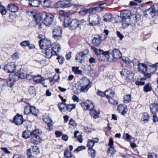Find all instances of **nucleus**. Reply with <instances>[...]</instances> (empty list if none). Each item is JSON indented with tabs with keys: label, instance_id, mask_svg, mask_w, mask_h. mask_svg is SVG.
<instances>
[{
	"label": "nucleus",
	"instance_id": "41",
	"mask_svg": "<svg viewBox=\"0 0 158 158\" xmlns=\"http://www.w3.org/2000/svg\"><path fill=\"white\" fill-rule=\"evenodd\" d=\"M64 157L63 158H71L72 156V153L69 152L68 148L65 149L64 152Z\"/></svg>",
	"mask_w": 158,
	"mask_h": 158
},
{
	"label": "nucleus",
	"instance_id": "9",
	"mask_svg": "<svg viewBox=\"0 0 158 158\" xmlns=\"http://www.w3.org/2000/svg\"><path fill=\"white\" fill-rule=\"evenodd\" d=\"M33 80L34 81L36 84H41L43 85L44 87H47V86L44 84L45 79L42 77L41 76L38 74L37 76H34Z\"/></svg>",
	"mask_w": 158,
	"mask_h": 158
},
{
	"label": "nucleus",
	"instance_id": "19",
	"mask_svg": "<svg viewBox=\"0 0 158 158\" xmlns=\"http://www.w3.org/2000/svg\"><path fill=\"white\" fill-rule=\"evenodd\" d=\"M121 21L120 20L119 22L122 23L123 27L124 28L131 24V21L130 18L121 19Z\"/></svg>",
	"mask_w": 158,
	"mask_h": 158
},
{
	"label": "nucleus",
	"instance_id": "54",
	"mask_svg": "<svg viewBox=\"0 0 158 158\" xmlns=\"http://www.w3.org/2000/svg\"><path fill=\"white\" fill-rule=\"evenodd\" d=\"M143 73V74L144 77L140 78V80H145L147 79L150 78L152 76L151 74L150 73H148L145 72Z\"/></svg>",
	"mask_w": 158,
	"mask_h": 158
},
{
	"label": "nucleus",
	"instance_id": "46",
	"mask_svg": "<svg viewBox=\"0 0 158 158\" xmlns=\"http://www.w3.org/2000/svg\"><path fill=\"white\" fill-rule=\"evenodd\" d=\"M91 48L92 50L94 52L95 54H96L97 56V57L98 56L102 54V52H104L102 50H101V49H99V50H98L94 46H92Z\"/></svg>",
	"mask_w": 158,
	"mask_h": 158
},
{
	"label": "nucleus",
	"instance_id": "36",
	"mask_svg": "<svg viewBox=\"0 0 158 158\" xmlns=\"http://www.w3.org/2000/svg\"><path fill=\"white\" fill-rule=\"evenodd\" d=\"M32 134V132L30 131L27 130L24 131L22 134V137L25 139H27L31 137V134Z\"/></svg>",
	"mask_w": 158,
	"mask_h": 158
},
{
	"label": "nucleus",
	"instance_id": "64",
	"mask_svg": "<svg viewBox=\"0 0 158 158\" xmlns=\"http://www.w3.org/2000/svg\"><path fill=\"white\" fill-rule=\"evenodd\" d=\"M148 158H157V156L154 153H150L148 155Z\"/></svg>",
	"mask_w": 158,
	"mask_h": 158
},
{
	"label": "nucleus",
	"instance_id": "32",
	"mask_svg": "<svg viewBox=\"0 0 158 158\" xmlns=\"http://www.w3.org/2000/svg\"><path fill=\"white\" fill-rule=\"evenodd\" d=\"M144 15L146 16L148 15L149 14L152 16H154V11L153 9L152 8V6L149 9L144 10L143 12Z\"/></svg>",
	"mask_w": 158,
	"mask_h": 158
},
{
	"label": "nucleus",
	"instance_id": "44",
	"mask_svg": "<svg viewBox=\"0 0 158 158\" xmlns=\"http://www.w3.org/2000/svg\"><path fill=\"white\" fill-rule=\"evenodd\" d=\"M78 67H73L72 68V70L76 74L81 75L82 74V71L79 69Z\"/></svg>",
	"mask_w": 158,
	"mask_h": 158
},
{
	"label": "nucleus",
	"instance_id": "37",
	"mask_svg": "<svg viewBox=\"0 0 158 158\" xmlns=\"http://www.w3.org/2000/svg\"><path fill=\"white\" fill-rule=\"evenodd\" d=\"M83 57V54H82L80 52L76 55V57L75 59L77 61V62L81 63L83 62L82 58Z\"/></svg>",
	"mask_w": 158,
	"mask_h": 158
},
{
	"label": "nucleus",
	"instance_id": "12",
	"mask_svg": "<svg viewBox=\"0 0 158 158\" xmlns=\"http://www.w3.org/2000/svg\"><path fill=\"white\" fill-rule=\"evenodd\" d=\"M109 55H110V57L111 56L113 58L118 59L121 57L122 54L119 50L115 49L112 50Z\"/></svg>",
	"mask_w": 158,
	"mask_h": 158
},
{
	"label": "nucleus",
	"instance_id": "59",
	"mask_svg": "<svg viewBox=\"0 0 158 158\" xmlns=\"http://www.w3.org/2000/svg\"><path fill=\"white\" fill-rule=\"evenodd\" d=\"M60 77L59 75H55L53 78L51 80L50 82H53V84L55 83V82L57 81Z\"/></svg>",
	"mask_w": 158,
	"mask_h": 158
},
{
	"label": "nucleus",
	"instance_id": "61",
	"mask_svg": "<svg viewBox=\"0 0 158 158\" xmlns=\"http://www.w3.org/2000/svg\"><path fill=\"white\" fill-rule=\"evenodd\" d=\"M29 42V40H25L23 41L20 43V45L23 47H26L28 46Z\"/></svg>",
	"mask_w": 158,
	"mask_h": 158
},
{
	"label": "nucleus",
	"instance_id": "2",
	"mask_svg": "<svg viewBox=\"0 0 158 158\" xmlns=\"http://www.w3.org/2000/svg\"><path fill=\"white\" fill-rule=\"evenodd\" d=\"M42 16L44 18L42 21L43 23L46 26H50L54 20V15L46 12H44L42 14Z\"/></svg>",
	"mask_w": 158,
	"mask_h": 158
},
{
	"label": "nucleus",
	"instance_id": "45",
	"mask_svg": "<svg viewBox=\"0 0 158 158\" xmlns=\"http://www.w3.org/2000/svg\"><path fill=\"white\" fill-rule=\"evenodd\" d=\"M92 85H83L81 86L80 90L83 92H86L91 86Z\"/></svg>",
	"mask_w": 158,
	"mask_h": 158
},
{
	"label": "nucleus",
	"instance_id": "22",
	"mask_svg": "<svg viewBox=\"0 0 158 158\" xmlns=\"http://www.w3.org/2000/svg\"><path fill=\"white\" fill-rule=\"evenodd\" d=\"M150 111L152 114H155L158 112V103H153L150 106Z\"/></svg>",
	"mask_w": 158,
	"mask_h": 158
},
{
	"label": "nucleus",
	"instance_id": "18",
	"mask_svg": "<svg viewBox=\"0 0 158 158\" xmlns=\"http://www.w3.org/2000/svg\"><path fill=\"white\" fill-rule=\"evenodd\" d=\"M117 109L121 114L124 115L127 112V106L123 105H119L117 107Z\"/></svg>",
	"mask_w": 158,
	"mask_h": 158
},
{
	"label": "nucleus",
	"instance_id": "16",
	"mask_svg": "<svg viewBox=\"0 0 158 158\" xmlns=\"http://www.w3.org/2000/svg\"><path fill=\"white\" fill-rule=\"evenodd\" d=\"M43 18L42 14H37L34 16V19L35 21V24L37 25L40 28H41L42 25L40 22Z\"/></svg>",
	"mask_w": 158,
	"mask_h": 158
},
{
	"label": "nucleus",
	"instance_id": "14",
	"mask_svg": "<svg viewBox=\"0 0 158 158\" xmlns=\"http://www.w3.org/2000/svg\"><path fill=\"white\" fill-rule=\"evenodd\" d=\"M51 48L53 51L54 55H58L57 52H59L60 51V45L58 43H55L54 44H52Z\"/></svg>",
	"mask_w": 158,
	"mask_h": 158
},
{
	"label": "nucleus",
	"instance_id": "24",
	"mask_svg": "<svg viewBox=\"0 0 158 158\" xmlns=\"http://www.w3.org/2000/svg\"><path fill=\"white\" fill-rule=\"evenodd\" d=\"M130 14L131 13L129 10L123 11L121 12V17H118V18L121 19L129 18H130Z\"/></svg>",
	"mask_w": 158,
	"mask_h": 158
},
{
	"label": "nucleus",
	"instance_id": "28",
	"mask_svg": "<svg viewBox=\"0 0 158 158\" xmlns=\"http://www.w3.org/2000/svg\"><path fill=\"white\" fill-rule=\"evenodd\" d=\"M98 6L94 7H92L89 9V13H92L94 11L100 12L102 11L104 9V7L101 6L102 4L99 3Z\"/></svg>",
	"mask_w": 158,
	"mask_h": 158
},
{
	"label": "nucleus",
	"instance_id": "38",
	"mask_svg": "<svg viewBox=\"0 0 158 158\" xmlns=\"http://www.w3.org/2000/svg\"><path fill=\"white\" fill-rule=\"evenodd\" d=\"M131 94L125 95L123 98V102L124 103H128L130 102L131 101Z\"/></svg>",
	"mask_w": 158,
	"mask_h": 158
},
{
	"label": "nucleus",
	"instance_id": "25",
	"mask_svg": "<svg viewBox=\"0 0 158 158\" xmlns=\"http://www.w3.org/2000/svg\"><path fill=\"white\" fill-rule=\"evenodd\" d=\"M110 57V55H109L108 52H102V54H100V55L98 56L97 57L100 60L102 61L105 59V58H106L109 59V58Z\"/></svg>",
	"mask_w": 158,
	"mask_h": 158
},
{
	"label": "nucleus",
	"instance_id": "51",
	"mask_svg": "<svg viewBox=\"0 0 158 158\" xmlns=\"http://www.w3.org/2000/svg\"><path fill=\"white\" fill-rule=\"evenodd\" d=\"M30 113L35 116L37 115L38 112V110L36 109V108L33 106L30 107Z\"/></svg>",
	"mask_w": 158,
	"mask_h": 158
},
{
	"label": "nucleus",
	"instance_id": "56",
	"mask_svg": "<svg viewBox=\"0 0 158 158\" xmlns=\"http://www.w3.org/2000/svg\"><path fill=\"white\" fill-rule=\"evenodd\" d=\"M149 116L148 114L144 113L142 115V120L145 123H147L148 120Z\"/></svg>",
	"mask_w": 158,
	"mask_h": 158
},
{
	"label": "nucleus",
	"instance_id": "27",
	"mask_svg": "<svg viewBox=\"0 0 158 158\" xmlns=\"http://www.w3.org/2000/svg\"><path fill=\"white\" fill-rule=\"evenodd\" d=\"M94 108H92V109H90L89 110L90 114L94 118L96 119L99 118V112Z\"/></svg>",
	"mask_w": 158,
	"mask_h": 158
},
{
	"label": "nucleus",
	"instance_id": "40",
	"mask_svg": "<svg viewBox=\"0 0 158 158\" xmlns=\"http://www.w3.org/2000/svg\"><path fill=\"white\" fill-rule=\"evenodd\" d=\"M116 152V150L114 149V147H110L108 149L107 155L110 156H113Z\"/></svg>",
	"mask_w": 158,
	"mask_h": 158
},
{
	"label": "nucleus",
	"instance_id": "11",
	"mask_svg": "<svg viewBox=\"0 0 158 158\" xmlns=\"http://www.w3.org/2000/svg\"><path fill=\"white\" fill-rule=\"evenodd\" d=\"M16 78L13 74H10L9 79H7L6 81L7 85L10 87H12L14 84L15 82L17 81Z\"/></svg>",
	"mask_w": 158,
	"mask_h": 158
},
{
	"label": "nucleus",
	"instance_id": "42",
	"mask_svg": "<svg viewBox=\"0 0 158 158\" xmlns=\"http://www.w3.org/2000/svg\"><path fill=\"white\" fill-rule=\"evenodd\" d=\"M28 91L29 94L32 96H34L36 94V90L35 87L31 86L29 87Z\"/></svg>",
	"mask_w": 158,
	"mask_h": 158
},
{
	"label": "nucleus",
	"instance_id": "63",
	"mask_svg": "<svg viewBox=\"0 0 158 158\" xmlns=\"http://www.w3.org/2000/svg\"><path fill=\"white\" fill-rule=\"evenodd\" d=\"M152 8L153 9L154 14H155V12L158 13V3L154 4Z\"/></svg>",
	"mask_w": 158,
	"mask_h": 158
},
{
	"label": "nucleus",
	"instance_id": "33",
	"mask_svg": "<svg viewBox=\"0 0 158 158\" xmlns=\"http://www.w3.org/2000/svg\"><path fill=\"white\" fill-rule=\"evenodd\" d=\"M29 5L32 7H39L40 6L39 0H29Z\"/></svg>",
	"mask_w": 158,
	"mask_h": 158
},
{
	"label": "nucleus",
	"instance_id": "39",
	"mask_svg": "<svg viewBox=\"0 0 158 158\" xmlns=\"http://www.w3.org/2000/svg\"><path fill=\"white\" fill-rule=\"evenodd\" d=\"M113 17L110 13L106 14L104 17L103 20L105 22H110L112 20Z\"/></svg>",
	"mask_w": 158,
	"mask_h": 158
},
{
	"label": "nucleus",
	"instance_id": "4",
	"mask_svg": "<svg viewBox=\"0 0 158 158\" xmlns=\"http://www.w3.org/2000/svg\"><path fill=\"white\" fill-rule=\"evenodd\" d=\"M58 106L61 112L65 111V107H66L67 110L69 111H71L73 109L75 108L76 107V105L74 104L67 105L66 103L63 102L58 103Z\"/></svg>",
	"mask_w": 158,
	"mask_h": 158
},
{
	"label": "nucleus",
	"instance_id": "17",
	"mask_svg": "<svg viewBox=\"0 0 158 158\" xmlns=\"http://www.w3.org/2000/svg\"><path fill=\"white\" fill-rule=\"evenodd\" d=\"M81 105L84 110H90L92 108H94V106L93 103H90L89 104L87 102H82L81 103Z\"/></svg>",
	"mask_w": 158,
	"mask_h": 158
},
{
	"label": "nucleus",
	"instance_id": "49",
	"mask_svg": "<svg viewBox=\"0 0 158 158\" xmlns=\"http://www.w3.org/2000/svg\"><path fill=\"white\" fill-rule=\"evenodd\" d=\"M148 68L149 70V72L152 73L155 72L157 69L154 64L149 65Z\"/></svg>",
	"mask_w": 158,
	"mask_h": 158
},
{
	"label": "nucleus",
	"instance_id": "13",
	"mask_svg": "<svg viewBox=\"0 0 158 158\" xmlns=\"http://www.w3.org/2000/svg\"><path fill=\"white\" fill-rule=\"evenodd\" d=\"M14 122L17 125L21 124L23 122V117L22 115L17 114L13 118Z\"/></svg>",
	"mask_w": 158,
	"mask_h": 158
},
{
	"label": "nucleus",
	"instance_id": "57",
	"mask_svg": "<svg viewBox=\"0 0 158 158\" xmlns=\"http://www.w3.org/2000/svg\"><path fill=\"white\" fill-rule=\"evenodd\" d=\"M108 99H109V102L113 105H117L118 104V102L117 101L113 99L112 97H110V98H108Z\"/></svg>",
	"mask_w": 158,
	"mask_h": 158
},
{
	"label": "nucleus",
	"instance_id": "62",
	"mask_svg": "<svg viewBox=\"0 0 158 158\" xmlns=\"http://www.w3.org/2000/svg\"><path fill=\"white\" fill-rule=\"evenodd\" d=\"M0 12L2 15H5L6 12L5 7L2 5L0 6Z\"/></svg>",
	"mask_w": 158,
	"mask_h": 158
},
{
	"label": "nucleus",
	"instance_id": "30",
	"mask_svg": "<svg viewBox=\"0 0 158 158\" xmlns=\"http://www.w3.org/2000/svg\"><path fill=\"white\" fill-rule=\"evenodd\" d=\"M7 8L8 10L11 12H17L18 10V7L15 4L12 3L9 4Z\"/></svg>",
	"mask_w": 158,
	"mask_h": 158
},
{
	"label": "nucleus",
	"instance_id": "8",
	"mask_svg": "<svg viewBox=\"0 0 158 158\" xmlns=\"http://www.w3.org/2000/svg\"><path fill=\"white\" fill-rule=\"evenodd\" d=\"M39 42L40 47L42 49L51 48L52 45L50 41L47 40H41Z\"/></svg>",
	"mask_w": 158,
	"mask_h": 158
},
{
	"label": "nucleus",
	"instance_id": "15",
	"mask_svg": "<svg viewBox=\"0 0 158 158\" xmlns=\"http://www.w3.org/2000/svg\"><path fill=\"white\" fill-rule=\"evenodd\" d=\"M27 75L26 72L23 70V69H20V70L19 74H16L14 73V75L15 77L17 80H18L19 78L24 79L26 78V76Z\"/></svg>",
	"mask_w": 158,
	"mask_h": 158
},
{
	"label": "nucleus",
	"instance_id": "43",
	"mask_svg": "<svg viewBox=\"0 0 158 158\" xmlns=\"http://www.w3.org/2000/svg\"><path fill=\"white\" fill-rule=\"evenodd\" d=\"M31 105L28 103H27L26 106L24 107V113L25 114H28L30 113Z\"/></svg>",
	"mask_w": 158,
	"mask_h": 158
},
{
	"label": "nucleus",
	"instance_id": "29",
	"mask_svg": "<svg viewBox=\"0 0 158 158\" xmlns=\"http://www.w3.org/2000/svg\"><path fill=\"white\" fill-rule=\"evenodd\" d=\"M80 82V86L91 85L90 80L86 77L81 79Z\"/></svg>",
	"mask_w": 158,
	"mask_h": 158
},
{
	"label": "nucleus",
	"instance_id": "58",
	"mask_svg": "<svg viewBox=\"0 0 158 158\" xmlns=\"http://www.w3.org/2000/svg\"><path fill=\"white\" fill-rule=\"evenodd\" d=\"M94 143L93 142L92 140H88L87 146L89 148H92L94 146Z\"/></svg>",
	"mask_w": 158,
	"mask_h": 158
},
{
	"label": "nucleus",
	"instance_id": "47",
	"mask_svg": "<svg viewBox=\"0 0 158 158\" xmlns=\"http://www.w3.org/2000/svg\"><path fill=\"white\" fill-rule=\"evenodd\" d=\"M152 90V88L151 86L149 83L146 84L143 88V90L145 92H146L150 91Z\"/></svg>",
	"mask_w": 158,
	"mask_h": 158
},
{
	"label": "nucleus",
	"instance_id": "20",
	"mask_svg": "<svg viewBox=\"0 0 158 158\" xmlns=\"http://www.w3.org/2000/svg\"><path fill=\"white\" fill-rule=\"evenodd\" d=\"M44 54L45 55V56L48 58H49L51 57L54 55V52L52 48H45L44 49Z\"/></svg>",
	"mask_w": 158,
	"mask_h": 158
},
{
	"label": "nucleus",
	"instance_id": "35",
	"mask_svg": "<svg viewBox=\"0 0 158 158\" xmlns=\"http://www.w3.org/2000/svg\"><path fill=\"white\" fill-rule=\"evenodd\" d=\"M40 5H41L44 7H48L50 5L49 0H39Z\"/></svg>",
	"mask_w": 158,
	"mask_h": 158
},
{
	"label": "nucleus",
	"instance_id": "26",
	"mask_svg": "<svg viewBox=\"0 0 158 158\" xmlns=\"http://www.w3.org/2000/svg\"><path fill=\"white\" fill-rule=\"evenodd\" d=\"M138 66V69L142 73L146 72L147 71L148 67L145 64L141 63H138L137 64Z\"/></svg>",
	"mask_w": 158,
	"mask_h": 158
},
{
	"label": "nucleus",
	"instance_id": "34",
	"mask_svg": "<svg viewBox=\"0 0 158 158\" xmlns=\"http://www.w3.org/2000/svg\"><path fill=\"white\" fill-rule=\"evenodd\" d=\"M105 94L106 98L108 99L110 97H113L114 95V92L111 89H108L105 91Z\"/></svg>",
	"mask_w": 158,
	"mask_h": 158
},
{
	"label": "nucleus",
	"instance_id": "1",
	"mask_svg": "<svg viewBox=\"0 0 158 158\" xmlns=\"http://www.w3.org/2000/svg\"><path fill=\"white\" fill-rule=\"evenodd\" d=\"M41 133L38 130L36 129L32 131L30 138L31 142L33 144H38L41 143L42 139L40 137Z\"/></svg>",
	"mask_w": 158,
	"mask_h": 158
},
{
	"label": "nucleus",
	"instance_id": "5",
	"mask_svg": "<svg viewBox=\"0 0 158 158\" xmlns=\"http://www.w3.org/2000/svg\"><path fill=\"white\" fill-rule=\"evenodd\" d=\"M61 34L62 29L60 26H56L52 31V37L56 40H58L61 38Z\"/></svg>",
	"mask_w": 158,
	"mask_h": 158
},
{
	"label": "nucleus",
	"instance_id": "31",
	"mask_svg": "<svg viewBox=\"0 0 158 158\" xmlns=\"http://www.w3.org/2000/svg\"><path fill=\"white\" fill-rule=\"evenodd\" d=\"M71 19L68 17H66L64 18L63 24L64 27L69 28L71 23Z\"/></svg>",
	"mask_w": 158,
	"mask_h": 158
},
{
	"label": "nucleus",
	"instance_id": "53",
	"mask_svg": "<svg viewBox=\"0 0 158 158\" xmlns=\"http://www.w3.org/2000/svg\"><path fill=\"white\" fill-rule=\"evenodd\" d=\"M134 74L129 72L128 75L126 77V79L127 80H132L134 78Z\"/></svg>",
	"mask_w": 158,
	"mask_h": 158
},
{
	"label": "nucleus",
	"instance_id": "7",
	"mask_svg": "<svg viewBox=\"0 0 158 158\" xmlns=\"http://www.w3.org/2000/svg\"><path fill=\"white\" fill-rule=\"evenodd\" d=\"M43 119L47 124L48 128H47L48 131L52 130V121L51 118L48 115L45 114L43 116Z\"/></svg>",
	"mask_w": 158,
	"mask_h": 158
},
{
	"label": "nucleus",
	"instance_id": "3",
	"mask_svg": "<svg viewBox=\"0 0 158 158\" xmlns=\"http://www.w3.org/2000/svg\"><path fill=\"white\" fill-rule=\"evenodd\" d=\"M89 24L91 26H96L100 23L101 19L97 14L89 15Z\"/></svg>",
	"mask_w": 158,
	"mask_h": 158
},
{
	"label": "nucleus",
	"instance_id": "52",
	"mask_svg": "<svg viewBox=\"0 0 158 158\" xmlns=\"http://www.w3.org/2000/svg\"><path fill=\"white\" fill-rule=\"evenodd\" d=\"M88 12L89 13V9H86L80 11L79 12V14L80 15L84 16H85Z\"/></svg>",
	"mask_w": 158,
	"mask_h": 158
},
{
	"label": "nucleus",
	"instance_id": "6",
	"mask_svg": "<svg viewBox=\"0 0 158 158\" xmlns=\"http://www.w3.org/2000/svg\"><path fill=\"white\" fill-rule=\"evenodd\" d=\"M16 66L14 62H12L5 65L4 70L6 72L11 73L14 75V72L16 70Z\"/></svg>",
	"mask_w": 158,
	"mask_h": 158
},
{
	"label": "nucleus",
	"instance_id": "48",
	"mask_svg": "<svg viewBox=\"0 0 158 158\" xmlns=\"http://www.w3.org/2000/svg\"><path fill=\"white\" fill-rule=\"evenodd\" d=\"M64 2L59 1L56 2L55 5V7L56 8H63Z\"/></svg>",
	"mask_w": 158,
	"mask_h": 158
},
{
	"label": "nucleus",
	"instance_id": "23",
	"mask_svg": "<svg viewBox=\"0 0 158 158\" xmlns=\"http://www.w3.org/2000/svg\"><path fill=\"white\" fill-rule=\"evenodd\" d=\"M101 37L98 35H95L92 40V44L95 46H98L101 43Z\"/></svg>",
	"mask_w": 158,
	"mask_h": 158
},
{
	"label": "nucleus",
	"instance_id": "21",
	"mask_svg": "<svg viewBox=\"0 0 158 158\" xmlns=\"http://www.w3.org/2000/svg\"><path fill=\"white\" fill-rule=\"evenodd\" d=\"M77 28H80L77 20L74 19L71 21L69 29L71 30H75Z\"/></svg>",
	"mask_w": 158,
	"mask_h": 158
},
{
	"label": "nucleus",
	"instance_id": "10",
	"mask_svg": "<svg viewBox=\"0 0 158 158\" xmlns=\"http://www.w3.org/2000/svg\"><path fill=\"white\" fill-rule=\"evenodd\" d=\"M39 152L38 148L37 146L32 147V148L29 149L27 152V155L28 156L32 155L34 156Z\"/></svg>",
	"mask_w": 158,
	"mask_h": 158
},
{
	"label": "nucleus",
	"instance_id": "55",
	"mask_svg": "<svg viewBox=\"0 0 158 158\" xmlns=\"http://www.w3.org/2000/svg\"><path fill=\"white\" fill-rule=\"evenodd\" d=\"M129 72L127 69H124L120 72V73L121 75L126 77L129 73Z\"/></svg>",
	"mask_w": 158,
	"mask_h": 158
},
{
	"label": "nucleus",
	"instance_id": "50",
	"mask_svg": "<svg viewBox=\"0 0 158 158\" xmlns=\"http://www.w3.org/2000/svg\"><path fill=\"white\" fill-rule=\"evenodd\" d=\"M122 60L123 63L127 64L131 63L132 62V61L130 60L128 58L125 56H123L122 57Z\"/></svg>",
	"mask_w": 158,
	"mask_h": 158
},
{
	"label": "nucleus",
	"instance_id": "60",
	"mask_svg": "<svg viewBox=\"0 0 158 158\" xmlns=\"http://www.w3.org/2000/svg\"><path fill=\"white\" fill-rule=\"evenodd\" d=\"M85 147L84 146H78L76 149L74 150V152H75L78 153V152L81 150H85Z\"/></svg>",
	"mask_w": 158,
	"mask_h": 158
}]
</instances>
